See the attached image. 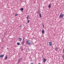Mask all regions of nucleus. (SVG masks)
I'll use <instances>...</instances> for the list:
<instances>
[{
  "label": "nucleus",
  "mask_w": 64,
  "mask_h": 64,
  "mask_svg": "<svg viewBox=\"0 0 64 64\" xmlns=\"http://www.w3.org/2000/svg\"><path fill=\"white\" fill-rule=\"evenodd\" d=\"M26 43L28 45H31V42H30V40H29L26 41Z\"/></svg>",
  "instance_id": "f257e3e1"
},
{
  "label": "nucleus",
  "mask_w": 64,
  "mask_h": 64,
  "mask_svg": "<svg viewBox=\"0 0 64 64\" xmlns=\"http://www.w3.org/2000/svg\"><path fill=\"white\" fill-rule=\"evenodd\" d=\"M63 16H64V14H63L61 13L59 16L60 19H61V18H62Z\"/></svg>",
  "instance_id": "f03ea898"
},
{
  "label": "nucleus",
  "mask_w": 64,
  "mask_h": 64,
  "mask_svg": "<svg viewBox=\"0 0 64 64\" xmlns=\"http://www.w3.org/2000/svg\"><path fill=\"white\" fill-rule=\"evenodd\" d=\"M49 44L50 46H51L52 45V42H49Z\"/></svg>",
  "instance_id": "7ed1b4c3"
},
{
  "label": "nucleus",
  "mask_w": 64,
  "mask_h": 64,
  "mask_svg": "<svg viewBox=\"0 0 64 64\" xmlns=\"http://www.w3.org/2000/svg\"><path fill=\"white\" fill-rule=\"evenodd\" d=\"M4 57V55L2 54L0 55V58H3Z\"/></svg>",
  "instance_id": "20e7f679"
},
{
  "label": "nucleus",
  "mask_w": 64,
  "mask_h": 64,
  "mask_svg": "<svg viewBox=\"0 0 64 64\" xmlns=\"http://www.w3.org/2000/svg\"><path fill=\"white\" fill-rule=\"evenodd\" d=\"M58 47H56L55 48V50L56 51H58Z\"/></svg>",
  "instance_id": "39448f33"
},
{
  "label": "nucleus",
  "mask_w": 64,
  "mask_h": 64,
  "mask_svg": "<svg viewBox=\"0 0 64 64\" xmlns=\"http://www.w3.org/2000/svg\"><path fill=\"white\" fill-rule=\"evenodd\" d=\"M24 10V8H21L20 9V11H23V10Z\"/></svg>",
  "instance_id": "423d86ee"
},
{
  "label": "nucleus",
  "mask_w": 64,
  "mask_h": 64,
  "mask_svg": "<svg viewBox=\"0 0 64 64\" xmlns=\"http://www.w3.org/2000/svg\"><path fill=\"white\" fill-rule=\"evenodd\" d=\"M18 39H19V40L20 41H21L22 40V38H18Z\"/></svg>",
  "instance_id": "0eeeda50"
},
{
  "label": "nucleus",
  "mask_w": 64,
  "mask_h": 64,
  "mask_svg": "<svg viewBox=\"0 0 64 64\" xmlns=\"http://www.w3.org/2000/svg\"><path fill=\"white\" fill-rule=\"evenodd\" d=\"M5 60H6V59H7V56L6 55V57H5Z\"/></svg>",
  "instance_id": "6e6552de"
},
{
  "label": "nucleus",
  "mask_w": 64,
  "mask_h": 64,
  "mask_svg": "<svg viewBox=\"0 0 64 64\" xmlns=\"http://www.w3.org/2000/svg\"><path fill=\"white\" fill-rule=\"evenodd\" d=\"M44 63H45V62H46V60H45V58H44Z\"/></svg>",
  "instance_id": "1a4fd4ad"
},
{
  "label": "nucleus",
  "mask_w": 64,
  "mask_h": 64,
  "mask_svg": "<svg viewBox=\"0 0 64 64\" xmlns=\"http://www.w3.org/2000/svg\"><path fill=\"white\" fill-rule=\"evenodd\" d=\"M44 32V30L42 29V33H43Z\"/></svg>",
  "instance_id": "9d476101"
},
{
  "label": "nucleus",
  "mask_w": 64,
  "mask_h": 64,
  "mask_svg": "<svg viewBox=\"0 0 64 64\" xmlns=\"http://www.w3.org/2000/svg\"><path fill=\"white\" fill-rule=\"evenodd\" d=\"M20 44L19 42H17V45H20Z\"/></svg>",
  "instance_id": "9b49d317"
},
{
  "label": "nucleus",
  "mask_w": 64,
  "mask_h": 64,
  "mask_svg": "<svg viewBox=\"0 0 64 64\" xmlns=\"http://www.w3.org/2000/svg\"><path fill=\"white\" fill-rule=\"evenodd\" d=\"M39 15L40 17V18H41V14H39Z\"/></svg>",
  "instance_id": "f8f14e48"
},
{
  "label": "nucleus",
  "mask_w": 64,
  "mask_h": 64,
  "mask_svg": "<svg viewBox=\"0 0 64 64\" xmlns=\"http://www.w3.org/2000/svg\"><path fill=\"white\" fill-rule=\"evenodd\" d=\"M48 8H50L51 7V4H50L48 6Z\"/></svg>",
  "instance_id": "ddd939ff"
},
{
  "label": "nucleus",
  "mask_w": 64,
  "mask_h": 64,
  "mask_svg": "<svg viewBox=\"0 0 64 64\" xmlns=\"http://www.w3.org/2000/svg\"><path fill=\"white\" fill-rule=\"evenodd\" d=\"M62 57L63 59H64V55H62Z\"/></svg>",
  "instance_id": "4468645a"
},
{
  "label": "nucleus",
  "mask_w": 64,
  "mask_h": 64,
  "mask_svg": "<svg viewBox=\"0 0 64 64\" xmlns=\"http://www.w3.org/2000/svg\"><path fill=\"white\" fill-rule=\"evenodd\" d=\"M27 21H28V22H27L28 23H29V22H30V21L29 20H27Z\"/></svg>",
  "instance_id": "2eb2a0df"
},
{
  "label": "nucleus",
  "mask_w": 64,
  "mask_h": 64,
  "mask_svg": "<svg viewBox=\"0 0 64 64\" xmlns=\"http://www.w3.org/2000/svg\"><path fill=\"white\" fill-rule=\"evenodd\" d=\"M29 16H28V15L26 18L27 19H29Z\"/></svg>",
  "instance_id": "dca6fc26"
},
{
  "label": "nucleus",
  "mask_w": 64,
  "mask_h": 64,
  "mask_svg": "<svg viewBox=\"0 0 64 64\" xmlns=\"http://www.w3.org/2000/svg\"><path fill=\"white\" fill-rule=\"evenodd\" d=\"M18 15V14H15V16H17V15Z\"/></svg>",
  "instance_id": "f3484780"
},
{
  "label": "nucleus",
  "mask_w": 64,
  "mask_h": 64,
  "mask_svg": "<svg viewBox=\"0 0 64 64\" xmlns=\"http://www.w3.org/2000/svg\"><path fill=\"white\" fill-rule=\"evenodd\" d=\"M42 26L43 28H44V24H42Z\"/></svg>",
  "instance_id": "a211bd4d"
},
{
  "label": "nucleus",
  "mask_w": 64,
  "mask_h": 64,
  "mask_svg": "<svg viewBox=\"0 0 64 64\" xmlns=\"http://www.w3.org/2000/svg\"><path fill=\"white\" fill-rule=\"evenodd\" d=\"M63 52H64V49L63 50Z\"/></svg>",
  "instance_id": "6ab92c4d"
},
{
  "label": "nucleus",
  "mask_w": 64,
  "mask_h": 64,
  "mask_svg": "<svg viewBox=\"0 0 64 64\" xmlns=\"http://www.w3.org/2000/svg\"><path fill=\"white\" fill-rule=\"evenodd\" d=\"M20 1H21V0H20Z\"/></svg>",
  "instance_id": "aec40b11"
}]
</instances>
